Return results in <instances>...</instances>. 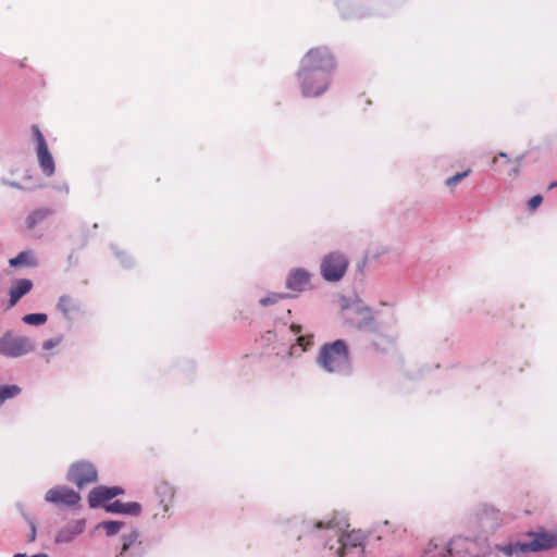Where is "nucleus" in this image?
Masks as SVG:
<instances>
[{"instance_id":"23","label":"nucleus","mask_w":557,"mask_h":557,"mask_svg":"<svg viewBox=\"0 0 557 557\" xmlns=\"http://www.w3.org/2000/svg\"><path fill=\"white\" fill-rule=\"evenodd\" d=\"M123 525L124 522L122 521H103L98 525V528L103 529L108 536H112L119 533Z\"/></svg>"},{"instance_id":"13","label":"nucleus","mask_w":557,"mask_h":557,"mask_svg":"<svg viewBox=\"0 0 557 557\" xmlns=\"http://www.w3.org/2000/svg\"><path fill=\"white\" fill-rule=\"evenodd\" d=\"M139 534L137 531H132L122 536L121 556L126 557H140L144 554V547L138 540Z\"/></svg>"},{"instance_id":"3","label":"nucleus","mask_w":557,"mask_h":557,"mask_svg":"<svg viewBox=\"0 0 557 557\" xmlns=\"http://www.w3.org/2000/svg\"><path fill=\"white\" fill-rule=\"evenodd\" d=\"M336 66L333 54L324 47L310 49L301 59L297 75L306 79L317 78V73L330 75Z\"/></svg>"},{"instance_id":"20","label":"nucleus","mask_w":557,"mask_h":557,"mask_svg":"<svg viewBox=\"0 0 557 557\" xmlns=\"http://www.w3.org/2000/svg\"><path fill=\"white\" fill-rule=\"evenodd\" d=\"M58 309L65 317H69L71 313L78 311L79 305H78V301L74 297H72L70 295H63L59 299Z\"/></svg>"},{"instance_id":"8","label":"nucleus","mask_w":557,"mask_h":557,"mask_svg":"<svg viewBox=\"0 0 557 557\" xmlns=\"http://www.w3.org/2000/svg\"><path fill=\"white\" fill-rule=\"evenodd\" d=\"M67 480L74 483L78 488H83L98 480V471L90 461L81 460L70 467Z\"/></svg>"},{"instance_id":"11","label":"nucleus","mask_w":557,"mask_h":557,"mask_svg":"<svg viewBox=\"0 0 557 557\" xmlns=\"http://www.w3.org/2000/svg\"><path fill=\"white\" fill-rule=\"evenodd\" d=\"M124 491L120 486H98L90 491L88 495V504L91 508L104 506L106 503L111 500L117 495L123 494Z\"/></svg>"},{"instance_id":"10","label":"nucleus","mask_w":557,"mask_h":557,"mask_svg":"<svg viewBox=\"0 0 557 557\" xmlns=\"http://www.w3.org/2000/svg\"><path fill=\"white\" fill-rule=\"evenodd\" d=\"M317 78L306 79L305 75H297L300 79V88L305 97H318L329 87L330 75L317 73Z\"/></svg>"},{"instance_id":"25","label":"nucleus","mask_w":557,"mask_h":557,"mask_svg":"<svg viewBox=\"0 0 557 557\" xmlns=\"http://www.w3.org/2000/svg\"><path fill=\"white\" fill-rule=\"evenodd\" d=\"M287 297H289L288 294L272 293L269 296H267L264 298H261L260 299V305L263 306V307H267V306H270V305H274V304L278 302L280 300L285 299Z\"/></svg>"},{"instance_id":"12","label":"nucleus","mask_w":557,"mask_h":557,"mask_svg":"<svg viewBox=\"0 0 557 557\" xmlns=\"http://www.w3.org/2000/svg\"><path fill=\"white\" fill-rule=\"evenodd\" d=\"M311 273L305 269H294L286 278V287L295 293H301L310 287Z\"/></svg>"},{"instance_id":"24","label":"nucleus","mask_w":557,"mask_h":557,"mask_svg":"<svg viewBox=\"0 0 557 557\" xmlns=\"http://www.w3.org/2000/svg\"><path fill=\"white\" fill-rule=\"evenodd\" d=\"M47 314L45 313H29L23 317V322L29 325H42L47 322Z\"/></svg>"},{"instance_id":"28","label":"nucleus","mask_w":557,"mask_h":557,"mask_svg":"<svg viewBox=\"0 0 557 557\" xmlns=\"http://www.w3.org/2000/svg\"><path fill=\"white\" fill-rule=\"evenodd\" d=\"M32 132H33L35 140L37 143V148L41 147V145H44V146L47 145L45 137H44L41 131L39 129L38 125H33Z\"/></svg>"},{"instance_id":"18","label":"nucleus","mask_w":557,"mask_h":557,"mask_svg":"<svg viewBox=\"0 0 557 557\" xmlns=\"http://www.w3.org/2000/svg\"><path fill=\"white\" fill-rule=\"evenodd\" d=\"M156 494L159 498L160 504L163 506V511L168 512L174 498L173 487L166 482H160L156 486Z\"/></svg>"},{"instance_id":"33","label":"nucleus","mask_w":557,"mask_h":557,"mask_svg":"<svg viewBox=\"0 0 557 557\" xmlns=\"http://www.w3.org/2000/svg\"><path fill=\"white\" fill-rule=\"evenodd\" d=\"M36 537V529L35 525L32 524L30 533H29V542H33Z\"/></svg>"},{"instance_id":"34","label":"nucleus","mask_w":557,"mask_h":557,"mask_svg":"<svg viewBox=\"0 0 557 557\" xmlns=\"http://www.w3.org/2000/svg\"><path fill=\"white\" fill-rule=\"evenodd\" d=\"M555 186H557V183H552V184L549 185V188H553V187H555Z\"/></svg>"},{"instance_id":"15","label":"nucleus","mask_w":557,"mask_h":557,"mask_svg":"<svg viewBox=\"0 0 557 557\" xmlns=\"http://www.w3.org/2000/svg\"><path fill=\"white\" fill-rule=\"evenodd\" d=\"M33 283L28 278L16 280L10 288V307H13L27 293L30 292Z\"/></svg>"},{"instance_id":"1","label":"nucleus","mask_w":557,"mask_h":557,"mask_svg":"<svg viewBox=\"0 0 557 557\" xmlns=\"http://www.w3.org/2000/svg\"><path fill=\"white\" fill-rule=\"evenodd\" d=\"M315 529H327L335 532L336 540L334 543L330 541L326 543L329 549L334 552L335 557H346L349 555H356L361 557L363 554V543L366 536L360 530H351L346 533H342L338 528V523L335 519H331L326 522L319 521L314 525Z\"/></svg>"},{"instance_id":"22","label":"nucleus","mask_w":557,"mask_h":557,"mask_svg":"<svg viewBox=\"0 0 557 557\" xmlns=\"http://www.w3.org/2000/svg\"><path fill=\"white\" fill-rule=\"evenodd\" d=\"M52 211L50 209L34 210L26 219V225L29 230L34 228L39 222L44 221Z\"/></svg>"},{"instance_id":"16","label":"nucleus","mask_w":557,"mask_h":557,"mask_svg":"<svg viewBox=\"0 0 557 557\" xmlns=\"http://www.w3.org/2000/svg\"><path fill=\"white\" fill-rule=\"evenodd\" d=\"M37 157L42 172L47 176H52L54 174L55 166L52 154L49 151L48 145H41V147L37 148Z\"/></svg>"},{"instance_id":"27","label":"nucleus","mask_w":557,"mask_h":557,"mask_svg":"<svg viewBox=\"0 0 557 557\" xmlns=\"http://www.w3.org/2000/svg\"><path fill=\"white\" fill-rule=\"evenodd\" d=\"M297 345L301 347L302 351L307 350L313 344L312 335H302L297 337Z\"/></svg>"},{"instance_id":"9","label":"nucleus","mask_w":557,"mask_h":557,"mask_svg":"<svg viewBox=\"0 0 557 557\" xmlns=\"http://www.w3.org/2000/svg\"><path fill=\"white\" fill-rule=\"evenodd\" d=\"M46 500L57 506H74L81 500V496L67 486L50 488L45 496Z\"/></svg>"},{"instance_id":"26","label":"nucleus","mask_w":557,"mask_h":557,"mask_svg":"<svg viewBox=\"0 0 557 557\" xmlns=\"http://www.w3.org/2000/svg\"><path fill=\"white\" fill-rule=\"evenodd\" d=\"M471 170L468 169L465 172L457 173L456 175L448 177L445 182L446 186L449 188H454L457 184H459L465 177L470 174Z\"/></svg>"},{"instance_id":"30","label":"nucleus","mask_w":557,"mask_h":557,"mask_svg":"<svg viewBox=\"0 0 557 557\" xmlns=\"http://www.w3.org/2000/svg\"><path fill=\"white\" fill-rule=\"evenodd\" d=\"M363 313H364V323L359 324V327L370 325L374 322L373 314L369 308L363 309Z\"/></svg>"},{"instance_id":"21","label":"nucleus","mask_w":557,"mask_h":557,"mask_svg":"<svg viewBox=\"0 0 557 557\" xmlns=\"http://www.w3.org/2000/svg\"><path fill=\"white\" fill-rule=\"evenodd\" d=\"M21 387L16 384L0 385V407L9 399L15 398L21 394Z\"/></svg>"},{"instance_id":"4","label":"nucleus","mask_w":557,"mask_h":557,"mask_svg":"<svg viewBox=\"0 0 557 557\" xmlns=\"http://www.w3.org/2000/svg\"><path fill=\"white\" fill-rule=\"evenodd\" d=\"M527 536L529 541L509 543L497 548L507 556H512L527 552L548 550L557 546V533L529 532Z\"/></svg>"},{"instance_id":"32","label":"nucleus","mask_w":557,"mask_h":557,"mask_svg":"<svg viewBox=\"0 0 557 557\" xmlns=\"http://www.w3.org/2000/svg\"><path fill=\"white\" fill-rule=\"evenodd\" d=\"M290 331L294 334H299L301 332V325H299V324H292L290 325Z\"/></svg>"},{"instance_id":"14","label":"nucleus","mask_w":557,"mask_h":557,"mask_svg":"<svg viewBox=\"0 0 557 557\" xmlns=\"http://www.w3.org/2000/svg\"><path fill=\"white\" fill-rule=\"evenodd\" d=\"M106 510L113 513L139 516L141 512V506L136 502L122 503L120 500H115L106 505Z\"/></svg>"},{"instance_id":"6","label":"nucleus","mask_w":557,"mask_h":557,"mask_svg":"<svg viewBox=\"0 0 557 557\" xmlns=\"http://www.w3.org/2000/svg\"><path fill=\"white\" fill-rule=\"evenodd\" d=\"M484 555V542L457 536L449 542L443 557H483Z\"/></svg>"},{"instance_id":"7","label":"nucleus","mask_w":557,"mask_h":557,"mask_svg":"<svg viewBox=\"0 0 557 557\" xmlns=\"http://www.w3.org/2000/svg\"><path fill=\"white\" fill-rule=\"evenodd\" d=\"M34 344L25 336H16L7 332L0 337V354L7 357L16 358L34 350Z\"/></svg>"},{"instance_id":"29","label":"nucleus","mask_w":557,"mask_h":557,"mask_svg":"<svg viewBox=\"0 0 557 557\" xmlns=\"http://www.w3.org/2000/svg\"><path fill=\"white\" fill-rule=\"evenodd\" d=\"M543 202V197L541 195H535L533 196L529 201H528V207L530 210H535L537 207L541 206V203Z\"/></svg>"},{"instance_id":"17","label":"nucleus","mask_w":557,"mask_h":557,"mask_svg":"<svg viewBox=\"0 0 557 557\" xmlns=\"http://www.w3.org/2000/svg\"><path fill=\"white\" fill-rule=\"evenodd\" d=\"M520 159L511 160L505 152H499L492 160V166L495 171H503L505 166L511 165V170L508 172L509 175L518 174L520 166Z\"/></svg>"},{"instance_id":"2","label":"nucleus","mask_w":557,"mask_h":557,"mask_svg":"<svg viewBox=\"0 0 557 557\" xmlns=\"http://www.w3.org/2000/svg\"><path fill=\"white\" fill-rule=\"evenodd\" d=\"M317 362L326 372L348 373L350 371V357L347 344L343 339L324 344L319 351Z\"/></svg>"},{"instance_id":"19","label":"nucleus","mask_w":557,"mask_h":557,"mask_svg":"<svg viewBox=\"0 0 557 557\" xmlns=\"http://www.w3.org/2000/svg\"><path fill=\"white\" fill-rule=\"evenodd\" d=\"M11 267H28L33 268L37 265L36 258L30 250L20 252L16 257L9 260Z\"/></svg>"},{"instance_id":"5","label":"nucleus","mask_w":557,"mask_h":557,"mask_svg":"<svg viewBox=\"0 0 557 557\" xmlns=\"http://www.w3.org/2000/svg\"><path fill=\"white\" fill-rule=\"evenodd\" d=\"M348 265L349 260L345 253L332 251L322 258L320 272L325 281L337 282L345 276Z\"/></svg>"},{"instance_id":"31","label":"nucleus","mask_w":557,"mask_h":557,"mask_svg":"<svg viewBox=\"0 0 557 557\" xmlns=\"http://www.w3.org/2000/svg\"><path fill=\"white\" fill-rule=\"evenodd\" d=\"M59 343H60L59 339H55V341L54 339H49V341L44 343L42 347H44V349L48 350V349H51L54 346H57Z\"/></svg>"}]
</instances>
